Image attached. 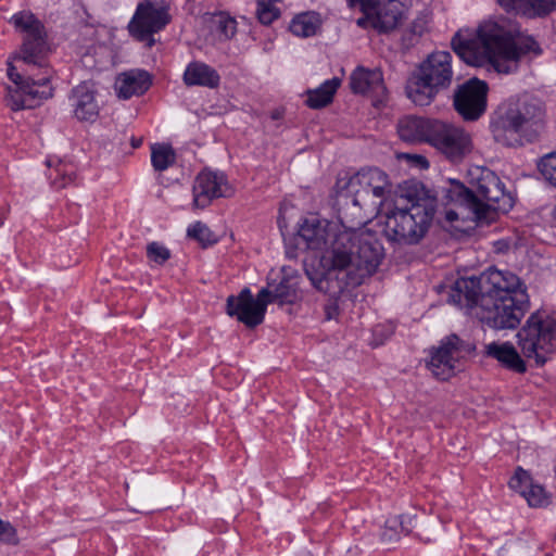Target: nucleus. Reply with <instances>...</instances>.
Masks as SVG:
<instances>
[{
	"instance_id": "1",
	"label": "nucleus",
	"mask_w": 556,
	"mask_h": 556,
	"mask_svg": "<svg viewBox=\"0 0 556 556\" xmlns=\"http://www.w3.org/2000/svg\"><path fill=\"white\" fill-rule=\"evenodd\" d=\"M476 308L481 323L490 328L516 329L530 309L527 285L509 270L489 268L479 277L460 278L451 301Z\"/></svg>"
},
{
	"instance_id": "2",
	"label": "nucleus",
	"mask_w": 556,
	"mask_h": 556,
	"mask_svg": "<svg viewBox=\"0 0 556 556\" xmlns=\"http://www.w3.org/2000/svg\"><path fill=\"white\" fill-rule=\"evenodd\" d=\"M10 23L22 35L20 52L15 56L30 70L38 67L37 75L26 70L25 75L8 68V76L14 86L7 88L5 103L12 111L30 110L53 96L50 84L53 71L47 62L48 43L45 25L29 11L15 13Z\"/></svg>"
},
{
	"instance_id": "3",
	"label": "nucleus",
	"mask_w": 556,
	"mask_h": 556,
	"mask_svg": "<svg viewBox=\"0 0 556 556\" xmlns=\"http://www.w3.org/2000/svg\"><path fill=\"white\" fill-rule=\"evenodd\" d=\"M454 52L472 66H490L498 74L518 70L520 59L542 53L532 37L515 39L511 29L495 21H484L477 29H459L451 41Z\"/></svg>"
},
{
	"instance_id": "4",
	"label": "nucleus",
	"mask_w": 556,
	"mask_h": 556,
	"mask_svg": "<svg viewBox=\"0 0 556 556\" xmlns=\"http://www.w3.org/2000/svg\"><path fill=\"white\" fill-rule=\"evenodd\" d=\"M517 344L511 342H491L485 345L484 354L515 374L527 372V361H533L536 367L544 366L556 353V312L539 309L532 313L517 332Z\"/></svg>"
},
{
	"instance_id": "5",
	"label": "nucleus",
	"mask_w": 556,
	"mask_h": 556,
	"mask_svg": "<svg viewBox=\"0 0 556 556\" xmlns=\"http://www.w3.org/2000/svg\"><path fill=\"white\" fill-rule=\"evenodd\" d=\"M406 199V204H395L386 213L383 233L390 242L415 245L428 233L437 204L422 185L415 186V193H407Z\"/></svg>"
},
{
	"instance_id": "6",
	"label": "nucleus",
	"mask_w": 556,
	"mask_h": 556,
	"mask_svg": "<svg viewBox=\"0 0 556 556\" xmlns=\"http://www.w3.org/2000/svg\"><path fill=\"white\" fill-rule=\"evenodd\" d=\"M545 112L541 104L520 99L497 114L491 122L493 139L509 148L522 147L539 140L545 129Z\"/></svg>"
},
{
	"instance_id": "7",
	"label": "nucleus",
	"mask_w": 556,
	"mask_h": 556,
	"mask_svg": "<svg viewBox=\"0 0 556 556\" xmlns=\"http://www.w3.org/2000/svg\"><path fill=\"white\" fill-rule=\"evenodd\" d=\"M452 54L447 51L430 53L406 83L407 98L418 106L430 105L440 92L453 83Z\"/></svg>"
},
{
	"instance_id": "8",
	"label": "nucleus",
	"mask_w": 556,
	"mask_h": 556,
	"mask_svg": "<svg viewBox=\"0 0 556 556\" xmlns=\"http://www.w3.org/2000/svg\"><path fill=\"white\" fill-rule=\"evenodd\" d=\"M357 233L351 231H336L329 249L323 260L328 266L324 277L314 281V286L321 292L336 295L333 289L345 282L344 274L353 269V258L356 251Z\"/></svg>"
},
{
	"instance_id": "9",
	"label": "nucleus",
	"mask_w": 556,
	"mask_h": 556,
	"mask_svg": "<svg viewBox=\"0 0 556 556\" xmlns=\"http://www.w3.org/2000/svg\"><path fill=\"white\" fill-rule=\"evenodd\" d=\"M475 350V344L452 333L442 339L438 346L431 349L427 366L435 378L446 381L462 370L464 359Z\"/></svg>"
},
{
	"instance_id": "10",
	"label": "nucleus",
	"mask_w": 556,
	"mask_h": 556,
	"mask_svg": "<svg viewBox=\"0 0 556 556\" xmlns=\"http://www.w3.org/2000/svg\"><path fill=\"white\" fill-rule=\"evenodd\" d=\"M382 245L375 232H359L356 241V251L353 258V269L344 274L345 282L333 289L334 294H341L348 288H355L363 283L364 279L376 273L383 257Z\"/></svg>"
},
{
	"instance_id": "11",
	"label": "nucleus",
	"mask_w": 556,
	"mask_h": 556,
	"mask_svg": "<svg viewBox=\"0 0 556 556\" xmlns=\"http://www.w3.org/2000/svg\"><path fill=\"white\" fill-rule=\"evenodd\" d=\"M493 172H484L476 181L475 190L468 189L459 181L451 180L445 190V198L448 202H454L460 207L468 208L477 220L486 219L485 206L491 192L493 191L495 178Z\"/></svg>"
},
{
	"instance_id": "12",
	"label": "nucleus",
	"mask_w": 556,
	"mask_h": 556,
	"mask_svg": "<svg viewBox=\"0 0 556 556\" xmlns=\"http://www.w3.org/2000/svg\"><path fill=\"white\" fill-rule=\"evenodd\" d=\"M429 144L452 163H460L473 149L471 135L463 127L437 119Z\"/></svg>"
},
{
	"instance_id": "13",
	"label": "nucleus",
	"mask_w": 556,
	"mask_h": 556,
	"mask_svg": "<svg viewBox=\"0 0 556 556\" xmlns=\"http://www.w3.org/2000/svg\"><path fill=\"white\" fill-rule=\"evenodd\" d=\"M170 21L165 8L159 7L151 0L140 2L128 24L132 38L143 42L148 48L155 45L153 35L162 30Z\"/></svg>"
},
{
	"instance_id": "14",
	"label": "nucleus",
	"mask_w": 556,
	"mask_h": 556,
	"mask_svg": "<svg viewBox=\"0 0 556 556\" xmlns=\"http://www.w3.org/2000/svg\"><path fill=\"white\" fill-rule=\"evenodd\" d=\"M366 10L357 20L362 28H371L378 34H390L403 20V5L400 0H365Z\"/></svg>"
},
{
	"instance_id": "15",
	"label": "nucleus",
	"mask_w": 556,
	"mask_h": 556,
	"mask_svg": "<svg viewBox=\"0 0 556 556\" xmlns=\"http://www.w3.org/2000/svg\"><path fill=\"white\" fill-rule=\"evenodd\" d=\"M349 192L368 200L372 198L382 204L392 193V184L389 176L377 167L363 168L352 176L344 185Z\"/></svg>"
},
{
	"instance_id": "16",
	"label": "nucleus",
	"mask_w": 556,
	"mask_h": 556,
	"mask_svg": "<svg viewBox=\"0 0 556 556\" xmlns=\"http://www.w3.org/2000/svg\"><path fill=\"white\" fill-rule=\"evenodd\" d=\"M488 84L477 78L460 85L454 94V108L464 121L479 119L486 110Z\"/></svg>"
},
{
	"instance_id": "17",
	"label": "nucleus",
	"mask_w": 556,
	"mask_h": 556,
	"mask_svg": "<svg viewBox=\"0 0 556 556\" xmlns=\"http://www.w3.org/2000/svg\"><path fill=\"white\" fill-rule=\"evenodd\" d=\"M192 193L193 206L205 208L214 199L229 197L232 190L224 174L202 170L194 179Z\"/></svg>"
},
{
	"instance_id": "18",
	"label": "nucleus",
	"mask_w": 556,
	"mask_h": 556,
	"mask_svg": "<svg viewBox=\"0 0 556 556\" xmlns=\"http://www.w3.org/2000/svg\"><path fill=\"white\" fill-rule=\"evenodd\" d=\"M365 203V200L349 192L345 188L338 191V219L341 225V229H338V231L356 232L357 236L359 232L369 231L364 228L368 222V216L363 212Z\"/></svg>"
},
{
	"instance_id": "19",
	"label": "nucleus",
	"mask_w": 556,
	"mask_h": 556,
	"mask_svg": "<svg viewBox=\"0 0 556 556\" xmlns=\"http://www.w3.org/2000/svg\"><path fill=\"white\" fill-rule=\"evenodd\" d=\"M226 313L251 329L261 325L265 318L262 308H257L255 305L254 296L249 288H243L238 295L227 298Z\"/></svg>"
},
{
	"instance_id": "20",
	"label": "nucleus",
	"mask_w": 556,
	"mask_h": 556,
	"mask_svg": "<svg viewBox=\"0 0 556 556\" xmlns=\"http://www.w3.org/2000/svg\"><path fill=\"white\" fill-rule=\"evenodd\" d=\"M508 485L520 493L531 507H545L551 503V495L541 484L534 483L531 475L521 467L515 470Z\"/></svg>"
},
{
	"instance_id": "21",
	"label": "nucleus",
	"mask_w": 556,
	"mask_h": 556,
	"mask_svg": "<svg viewBox=\"0 0 556 556\" xmlns=\"http://www.w3.org/2000/svg\"><path fill=\"white\" fill-rule=\"evenodd\" d=\"M96 89L91 81H83L71 93L74 115L83 122H94L99 116V104L96 100Z\"/></svg>"
},
{
	"instance_id": "22",
	"label": "nucleus",
	"mask_w": 556,
	"mask_h": 556,
	"mask_svg": "<svg viewBox=\"0 0 556 556\" xmlns=\"http://www.w3.org/2000/svg\"><path fill=\"white\" fill-rule=\"evenodd\" d=\"M437 119L405 116L397 123L399 137L409 143L427 142L431 137L432 128H434Z\"/></svg>"
},
{
	"instance_id": "23",
	"label": "nucleus",
	"mask_w": 556,
	"mask_h": 556,
	"mask_svg": "<svg viewBox=\"0 0 556 556\" xmlns=\"http://www.w3.org/2000/svg\"><path fill=\"white\" fill-rule=\"evenodd\" d=\"M152 85L151 75L142 70H134L118 75L115 90L118 98L127 100L142 96Z\"/></svg>"
},
{
	"instance_id": "24",
	"label": "nucleus",
	"mask_w": 556,
	"mask_h": 556,
	"mask_svg": "<svg viewBox=\"0 0 556 556\" xmlns=\"http://www.w3.org/2000/svg\"><path fill=\"white\" fill-rule=\"evenodd\" d=\"M182 80L186 86H201L215 89L220 84V76L217 71L206 63L194 61L187 65Z\"/></svg>"
},
{
	"instance_id": "25",
	"label": "nucleus",
	"mask_w": 556,
	"mask_h": 556,
	"mask_svg": "<svg viewBox=\"0 0 556 556\" xmlns=\"http://www.w3.org/2000/svg\"><path fill=\"white\" fill-rule=\"evenodd\" d=\"M298 233L307 249L320 250L327 242V225L315 215L303 219Z\"/></svg>"
},
{
	"instance_id": "26",
	"label": "nucleus",
	"mask_w": 556,
	"mask_h": 556,
	"mask_svg": "<svg viewBox=\"0 0 556 556\" xmlns=\"http://www.w3.org/2000/svg\"><path fill=\"white\" fill-rule=\"evenodd\" d=\"M341 80L337 77L324 81L319 87L306 91L305 104L314 110L329 105L340 87Z\"/></svg>"
},
{
	"instance_id": "27",
	"label": "nucleus",
	"mask_w": 556,
	"mask_h": 556,
	"mask_svg": "<svg viewBox=\"0 0 556 556\" xmlns=\"http://www.w3.org/2000/svg\"><path fill=\"white\" fill-rule=\"evenodd\" d=\"M205 22L212 34L219 40H229L237 33V22L225 12H218L205 16Z\"/></svg>"
},
{
	"instance_id": "28",
	"label": "nucleus",
	"mask_w": 556,
	"mask_h": 556,
	"mask_svg": "<svg viewBox=\"0 0 556 556\" xmlns=\"http://www.w3.org/2000/svg\"><path fill=\"white\" fill-rule=\"evenodd\" d=\"M382 84V76L378 71L357 67L350 76V87L354 93H365Z\"/></svg>"
},
{
	"instance_id": "29",
	"label": "nucleus",
	"mask_w": 556,
	"mask_h": 556,
	"mask_svg": "<svg viewBox=\"0 0 556 556\" xmlns=\"http://www.w3.org/2000/svg\"><path fill=\"white\" fill-rule=\"evenodd\" d=\"M319 15L315 12L298 14L290 23V31L299 37L314 36L320 27Z\"/></svg>"
},
{
	"instance_id": "30",
	"label": "nucleus",
	"mask_w": 556,
	"mask_h": 556,
	"mask_svg": "<svg viewBox=\"0 0 556 556\" xmlns=\"http://www.w3.org/2000/svg\"><path fill=\"white\" fill-rule=\"evenodd\" d=\"M483 205L485 206L486 219L491 211L506 213L513 207V198L505 191L504 184L498 177L495 178L493 191Z\"/></svg>"
},
{
	"instance_id": "31",
	"label": "nucleus",
	"mask_w": 556,
	"mask_h": 556,
	"mask_svg": "<svg viewBox=\"0 0 556 556\" xmlns=\"http://www.w3.org/2000/svg\"><path fill=\"white\" fill-rule=\"evenodd\" d=\"M176 161V153L169 144L154 143L151 147V163L155 170L163 172Z\"/></svg>"
},
{
	"instance_id": "32",
	"label": "nucleus",
	"mask_w": 556,
	"mask_h": 556,
	"mask_svg": "<svg viewBox=\"0 0 556 556\" xmlns=\"http://www.w3.org/2000/svg\"><path fill=\"white\" fill-rule=\"evenodd\" d=\"M49 177L54 188L63 189L76 179V166L72 163L58 161L50 170Z\"/></svg>"
},
{
	"instance_id": "33",
	"label": "nucleus",
	"mask_w": 556,
	"mask_h": 556,
	"mask_svg": "<svg viewBox=\"0 0 556 556\" xmlns=\"http://www.w3.org/2000/svg\"><path fill=\"white\" fill-rule=\"evenodd\" d=\"M555 10L556 0H526L521 14L529 17H542Z\"/></svg>"
},
{
	"instance_id": "34",
	"label": "nucleus",
	"mask_w": 556,
	"mask_h": 556,
	"mask_svg": "<svg viewBox=\"0 0 556 556\" xmlns=\"http://www.w3.org/2000/svg\"><path fill=\"white\" fill-rule=\"evenodd\" d=\"M298 299V291L289 279H282L273 290V300L282 304H292Z\"/></svg>"
},
{
	"instance_id": "35",
	"label": "nucleus",
	"mask_w": 556,
	"mask_h": 556,
	"mask_svg": "<svg viewBox=\"0 0 556 556\" xmlns=\"http://www.w3.org/2000/svg\"><path fill=\"white\" fill-rule=\"evenodd\" d=\"M282 0H256V15L258 21L264 25H269L280 15V11L276 8V3Z\"/></svg>"
},
{
	"instance_id": "36",
	"label": "nucleus",
	"mask_w": 556,
	"mask_h": 556,
	"mask_svg": "<svg viewBox=\"0 0 556 556\" xmlns=\"http://www.w3.org/2000/svg\"><path fill=\"white\" fill-rule=\"evenodd\" d=\"M189 238L197 240L203 247L214 244L217 239L210 228L202 222H195L187 229Z\"/></svg>"
},
{
	"instance_id": "37",
	"label": "nucleus",
	"mask_w": 556,
	"mask_h": 556,
	"mask_svg": "<svg viewBox=\"0 0 556 556\" xmlns=\"http://www.w3.org/2000/svg\"><path fill=\"white\" fill-rule=\"evenodd\" d=\"M538 168L545 181L556 188V151L541 157Z\"/></svg>"
},
{
	"instance_id": "38",
	"label": "nucleus",
	"mask_w": 556,
	"mask_h": 556,
	"mask_svg": "<svg viewBox=\"0 0 556 556\" xmlns=\"http://www.w3.org/2000/svg\"><path fill=\"white\" fill-rule=\"evenodd\" d=\"M147 256L150 261L162 265L170 257V251L159 242H151L147 247Z\"/></svg>"
},
{
	"instance_id": "39",
	"label": "nucleus",
	"mask_w": 556,
	"mask_h": 556,
	"mask_svg": "<svg viewBox=\"0 0 556 556\" xmlns=\"http://www.w3.org/2000/svg\"><path fill=\"white\" fill-rule=\"evenodd\" d=\"M447 187L443 188V200L445 201L446 205H453L454 207L445 208L444 211V218L447 223L453 224L459 218V215L464 213V211H468L466 207H460L458 204L454 202H448L445 198V190Z\"/></svg>"
},
{
	"instance_id": "40",
	"label": "nucleus",
	"mask_w": 556,
	"mask_h": 556,
	"mask_svg": "<svg viewBox=\"0 0 556 556\" xmlns=\"http://www.w3.org/2000/svg\"><path fill=\"white\" fill-rule=\"evenodd\" d=\"M0 541L5 543H16V530L8 522L0 519Z\"/></svg>"
},
{
	"instance_id": "41",
	"label": "nucleus",
	"mask_w": 556,
	"mask_h": 556,
	"mask_svg": "<svg viewBox=\"0 0 556 556\" xmlns=\"http://www.w3.org/2000/svg\"><path fill=\"white\" fill-rule=\"evenodd\" d=\"M254 301L257 308H262V314L264 316L266 314L267 305L271 302H276L275 300H273V291H269L266 288H263L257 293L256 298H254Z\"/></svg>"
},
{
	"instance_id": "42",
	"label": "nucleus",
	"mask_w": 556,
	"mask_h": 556,
	"mask_svg": "<svg viewBox=\"0 0 556 556\" xmlns=\"http://www.w3.org/2000/svg\"><path fill=\"white\" fill-rule=\"evenodd\" d=\"M506 12L521 14L526 0H496Z\"/></svg>"
},
{
	"instance_id": "43",
	"label": "nucleus",
	"mask_w": 556,
	"mask_h": 556,
	"mask_svg": "<svg viewBox=\"0 0 556 556\" xmlns=\"http://www.w3.org/2000/svg\"><path fill=\"white\" fill-rule=\"evenodd\" d=\"M348 5L350 8H354L356 5H359L361 7V10L363 13H365V10H366V1L365 0H345Z\"/></svg>"
},
{
	"instance_id": "44",
	"label": "nucleus",
	"mask_w": 556,
	"mask_h": 556,
	"mask_svg": "<svg viewBox=\"0 0 556 556\" xmlns=\"http://www.w3.org/2000/svg\"><path fill=\"white\" fill-rule=\"evenodd\" d=\"M141 142H142L141 139H135L134 138L132 141H131V144H132L134 148H138V147H140Z\"/></svg>"
},
{
	"instance_id": "45",
	"label": "nucleus",
	"mask_w": 556,
	"mask_h": 556,
	"mask_svg": "<svg viewBox=\"0 0 556 556\" xmlns=\"http://www.w3.org/2000/svg\"><path fill=\"white\" fill-rule=\"evenodd\" d=\"M47 165H48L49 167H51V161H50V160L47 162Z\"/></svg>"
}]
</instances>
